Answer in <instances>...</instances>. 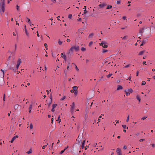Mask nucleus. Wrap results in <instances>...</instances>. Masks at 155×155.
Returning <instances> with one entry per match:
<instances>
[{
	"label": "nucleus",
	"mask_w": 155,
	"mask_h": 155,
	"mask_svg": "<svg viewBox=\"0 0 155 155\" xmlns=\"http://www.w3.org/2000/svg\"><path fill=\"white\" fill-rule=\"evenodd\" d=\"M74 50L76 52L80 50L79 47L78 46H74L71 47L68 52L67 53V55L68 56V57L69 59H70L71 55V54H70V53L71 52V53H72Z\"/></svg>",
	"instance_id": "f257e3e1"
},
{
	"label": "nucleus",
	"mask_w": 155,
	"mask_h": 155,
	"mask_svg": "<svg viewBox=\"0 0 155 155\" xmlns=\"http://www.w3.org/2000/svg\"><path fill=\"white\" fill-rule=\"evenodd\" d=\"M75 107V104L74 102L72 103V105L71 106V111L72 113H73Z\"/></svg>",
	"instance_id": "f03ea898"
},
{
	"label": "nucleus",
	"mask_w": 155,
	"mask_h": 155,
	"mask_svg": "<svg viewBox=\"0 0 155 155\" xmlns=\"http://www.w3.org/2000/svg\"><path fill=\"white\" fill-rule=\"evenodd\" d=\"M5 11V5H2L1 8L0 10V12H2L4 13Z\"/></svg>",
	"instance_id": "7ed1b4c3"
},
{
	"label": "nucleus",
	"mask_w": 155,
	"mask_h": 155,
	"mask_svg": "<svg viewBox=\"0 0 155 155\" xmlns=\"http://www.w3.org/2000/svg\"><path fill=\"white\" fill-rule=\"evenodd\" d=\"M4 83V79L2 78H0V85L2 86Z\"/></svg>",
	"instance_id": "20e7f679"
},
{
	"label": "nucleus",
	"mask_w": 155,
	"mask_h": 155,
	"mask_svg": "<svg viewBox=\"0 0 155 155\" xmlns=\"http://www.w3.org/2000/svg\"><path fill=\"white\" fill-rule=\"evenodd\" d=\"M18 135H16L14 136L12 139L10 141V142L13 143L14 141L16 139V138H18Z\"/></svg>",
	"instance_id": "39448f33"
},
{
	"label": "nucleus",
	"mask_w": 155,
	"mask_h": 155,
	"mask_svg": "<svg viewBox=\"0 0 155 155\" xmlns=\"http://www.w3.org/2000/svg\"><path fill=\"white\" fill-rule=\"evenodd\" d=\"M107 5V4L106 3H104L103 4H100L99 5L100 8H103L104 6H106Z\"/></svg>",
	"instance_id": "423d86ee"
},
{
	"label": "nucleus",
	"mask_w": 155,
	"mask_h": 155,
	"mask_svg": "<svg viewBox=\"0 0 155 155\" xmlns=\"http://www.w3.org/2000/svg\"><path fill=\"white\" fill-rule=\"evenodd\" d=\"M123 89V87H122V86H121V85H117V90H121V89Z\"/></svg>",
	"instance_id": "0eeeda50"
},
{
	"label": "nucleus",
	"mask_w": 155,
	"mask_h": 155,
	"mask_svg": "<svg viewBox=\"0 0 155 155\" xmlns=\"http://www.w3.org/2000/svg\"><path fill=\"white\" fill-rule=\"evenodd\" d=\"M78 87L77 86H74L73 87V90L74 91H78Z\"/></svg>",
	"instance_id": "6e6552de"
},
{
	"label": "nucleus",
	"mask_w": 155,
	"mask_h": 155,
	"mask_svg": "<svg viewBox=\"0 0 155 155\" xmlns=\"http://www.w3.org/2000/svg\"><path fill=\"white\" fill-rule=\"evenodd\" d=\"M32 104L29 105V108H28V109H29V113H31V110L32 109Z\"/></svg>",
	"instance_id": "1a4fd4ad"
},
{
	"label": "nucleus",
	"mask_w": 155,
	"mask_h": 155,
	"mask_svg": "<svg viewBox=\"0 0 155 155\" xmlns=\"http://www.w3.org/2000/svg\"><path fill=\"white\" fill-rule=\"evenodd\" d=\"M144 28H140V30H139V33H142L143 32V30H144Z\"/></svg>",
	"instance_id": "9d476101"
},
{
	"label": "nucleus",
	"mask_w": 155,
	"mask_h": 155,
	"mask_svg": "<svg viewBox=\"0 0 155 155\" xmlns=\"http://www.w3.org/2000/svg\"><path fill=\"white\" fill-rule=\"evenodd\" d=\"M106 43V42L105 41H102V42L100 43V45L102 46L103 47V45Z\"/></svg>",
	"instance_id": "9b49d317"
},
{
	"label": "nucleus",
	"mask_w": 155,
	"mask_h": 155,
	"mask_svg": "<svg viewBox=\"0 0 155 155\" xmlns=\"http://www.w3.org/2000/svg\"><path fill=\"white\" fill-rule=\"evenodd\" d=\"M145 51L144 50L140 51L138 54V55H140L143 54Z\"/></svg>",
	"instance_id": "f8f14e48"
},
{
	"label": "nucleus",
	"mask_w": 155,
	"mask_h": 155,
	"mask_svg": "<svg viewBox=\"0 0 155 155\" xmlns=\"http://www.w3.org/2000/svg\"><path fill=\"white\" fill-rule=\"evenodd\" d=\"M147 39H145L142 41V43L144 45L147 42Z\"/></svg>",
	"instance_id": "ddd939ff"
},
{
	"label": "nucleus",
	"mask_w": 155,
	"mask_h": 155,
	"mask_svg": "<svg viewBox=\"0 0 155 155\" xmlns=\"http://www.w3.org/2000/svg\"><path fill=\"white\" fill-rule=\"evenodd\" d=\"M52 102V100H50L49 102L48 103V108L49 107L51 104Z\"/></svg>",
	"instance_id": "4468645a"
},
{
	"label": "nucleus",
	"mask_w": 155,
	"mask_h": 155,
	"mask_svg": "<svg viewBox=\"0 0 155 155\" xmlns=\"http://www.w3.org/2000/svg\"><path fill=\"white\" fill-rule=\"evenodd\" d=\"M127 91L126 90H124V92H126V95L128 96L130 95V93L129 92H127Z\"/></svg>",
	"instance_id": "2eb2a0df"
},
{
	"label": "nucleus",
	"mask_w": 155,
	"mask_h": 155,
	"mask_svg": "<svg viewBox=\"0 0 155 155\" xmlns=\"http://www.w3.org/2000/svg\"><path fill=\"white\" fill-rule=\"evenodd\" d=\"M62 58H63L64 59L65 61H66V60H67L66 57V56L64 53V55L63 56Z\"/></svg>",
	"instance_id": "dca6fc26"
},
{
	"label": "nucleus",
	"mask_w": 155,
	"mask_h": 155,
	"mask_svg": "<svg viewBox=\"0 0 155 155\" xmlns=\"http://www.w3.org/2000/svg\"><path fill=\"white\" fill-rule=\"evenodd\" d=\"M21 62V59L20 58H19L17 61V64H20Z\"/></svg>",
	"instance_id": "f3484780"
},
{
	"label": "nucleus",
	"mask_w": 155,
	"mask_h": 155,
	"mask_svg": "<svg viewBox=\"0 0 155 155\" xmlns=\"http://www.w3.org/2000/svg\"><path fill=\"white\" fill-rule=\"evenodd\" d=\"M57 106V104H53L52 105V108L54 109Z\"/></svg>",
	"instance_id": "a211bd4d"
},
{
	"label": "nucleus",
	"mask_w": 155,
	"mask_h": 155,
	"mask_svg": "<svg viewBox=\"0 0 155 155\" xmlns=\"http://www.w3.org/2000/svg\"><path fill=\"white\" fill-rule=\"evenodd\" d=\"M26 18L28 20V21H27L28 23L30 25H31V22L30 19L27 17H26Z\"/></svg>",
	"instance_id": "6ab92c4d"
},
{
	"label": "nucleus",
	"mask_w": 155,
	"mask_h": 155,
	"mask_svg": "<svg viewBox=\"0 0 155 155\" xmlns=\"http://www.w3.org/2000/svg\"><path fill=\"white\" fill-rule=\"evenodd\" d=\"M94 35V34L93 33H91L89 35V38H92L93 37V36Z\"/></svg>",
	"instance_id": "aec40b11"
},
{
	"label": "nucleus",
	"mask_w": 155,
	"mask_h": 155,
	"mask_svg": "<svg viewBox=\"0 0 155 155\" xmlns=\"http://www.w3.org/2000/svg\"><path fill=\"white\" fill-rule=\"evenodd\" d=\"M121 151V149L119 148H117L116 150V152L118 153Z\"/></svg>",
	"instance_id": "412c9836"
},
{
	"label": "nucleus",
	"mask_w": 155,
	"mask_h": 155,
	"mask_svg": "<svg viewBox=\"0 0 155 155\" xmlns=\"http://www.w3.org/2000/svg\"><path fill=\"white\" fill-rule=\"evenodd\" d=\"M112 8V5H108L107 7L106 8L107 9H111Z\"/></svg>",
	"instance_id": "4be33fe9"
},
{
	"label": "nucleus",
	"mask_w": 155,
	"mask_h": 155,
	"mask_svg": "<svg viewBox=\"0 0 155 155\" xmlns=\"http://www.w3.org/2000/svg\"><path fill=\"white\" fill-rule=\"evenodd\" d=\"M137 99L138 100L139 102L140 101V98L138 95H137L136 97Z\"/></svg>",
	"instance_id": "5701e85b"
},
{
	"label": "nucleus",
	"mask_w": 155,
	"mask_h": 155,
	"mask_svg": "<svg viewBox=\"0 0 155 155\" xmlns=\"http://www.w3.org/2000/svg\"><path fill=\"white\" fill-rule=\"evenodd\" d=\"M32 150L31 149H30L29 151H28L27 152V153L28 154H29L30 153H32Z\"/></svg>",
	"instance_id": "b1692460"
},
{
	"label": "nucleus",
	"mask_w": 155,
	"mask_h": 155,
	"mask_svg": "<svg viewBox=\"0 0 155 155\" xmlns=\"http://www.w3.org/2000/svg\"><path fill=\"white\" fill-rule=\"evenodd\" d=\"M25 33H26V35L28 36V37H29V33L27 30V29H26L25 30Z\"/></svg>",
	"instance_id": "393cba45"
},
{
	"label": "nucleus",
	"mask_w": 155,
	"mask_h": 155,
	"mask_svg": "<svg viewBox=\"0 0 155 155\" xmlns=\"http://www.w3.org/2000/svg\"><path fill=\"white\" fill-rule=\"evenodd\" d=\"M18 104L15 105L14 106L15 109V110H16L18 109Z\"/></svg>",
	"instance_id": "a878e982"
},
{
	"label": "nucleus",
	"mask_w": 155,
	"mask_h": 155,
	"mask_svg": "<svg viewBox=\"0 0 155 155\" xmlns=\"http://www.w3.org/2000/svg\"><path fill=\"white\" fill-rule=\"evenodd\" d=\"M81 50L82 51H86V49L85 48H84V47H82L81 48Z\"/></svg>",
	"instance_id": "bb28decb"
},
{
	"label": "nucleus",
	"mask_w": 155,
	"mask_h": 155,
	"mask_svg": "<svg viewBox=\"0 0 155 155\" xmlns=\"http://www.w3.org/2000/svg\"><path fill=\"white\" fill-rule=\"evenodd\" d=\"M128 91L129 92H130V93H132V92L133 91V90L131 88H130L129 89H128Z\"/></svg>",
	"instance_id": "cd10ccee"
},
{
	"label": "nucleus",
	"mask_w": 155,
	"mask_h": 155,
	"mask_svg": "<svg viewBox=\"0 0 155 155\" xmlns=\"http://www.w3.org/2000/svg\"><path fill=\"white\" fill-rule=\"evenodd\" d=\"M122 126L125 129V128H126L127 129H128V127H126V125H122Z\"/></svg>",
	"instance_id": "c85d7f7f"
},
{
	"label": "nucleus",
	"mask_w": 155,
	"mask_h": 155,
	"mask_svg": "<svg viewBox=\"0 0 155 155\" xmlns=\"http://www.w3.org/2000/svg\"><path fill=\"white\" fill-rule=\"evenodd\" d=\"M146 82L145 81H143L142 82L141 85H144L146 84Z\"/></svg>",
	"instance_id": "c756f323"
},
{
	"label": "nucleus",
	"mask_w": 155,
	"mask_h": 155,
	"mask_svg": "<svg viewBox=\"0 0 155 155\" xmlns=\"http://www.w3.org/2000/svg\"><path fill=\"white\" fill-rule=\"evenodd\" d=\"M2 4V5H5V0H1Z\"/></svg>",
	"instance_id": "7c9ffc66"
},
{
	"label": "nucleus",
	"mask_w": 155,
	"mask_h": 155,
	"mask_svg": "<svg viewBox=\"0 0 155 155\" xmlns=\"http://www.w3.org/2000/svg\"><path fill=\"white\" fill-rule=\"evenodd\" d=\"M58 44L59 45H61L62 43V41H61L60 40V39H59L58 40Z\"/></svg>",
	"instance_id": "2f4dec72"
},
{
	"label": "nucleus",
	"mask_w": 155,
	"mask_h": 155,
	"mask_svg": "<svg viewBox=\"0 0 155 155\" xmlns=\"http://www.w3.org/2000/svg\"><path fill=\"white\" fill-rule=\"evenodd\" d=\"M16 9L18 11H19V7L20 6L19 5H17L16 6Z\"/></svg>",
	"instance_id": "473e14b6"
},
{
	"label": "nucleus",
	"mask_w": 155,
	"mask_h": 155,
	"mask_svg": "<svg viewBox=\"0 0 155 155\" xmlns=\"http://www.w3.org/2000/svg\"><path fill=\"white\" fill-rule=\"evenodd\" d=\"M30 129H32L33 128V125L31 123H30Z\"/></svg>",
	"instance_id": "72a5a7b5"
},
{
	"label": "nucleus",
	"mask_w": 155,
	"mask_h": 155,
	"mask_svg": "<svg viewBox=\"0 0 155 155\" xmlns=\"http://www.w3.org/2000/svg\"><path fill=\"white\" fill-rule=\"evenodd\" d=\"M103 53H105L108 51V50H107L104 49H103Z\"/></svg>",
	"instance_id": "f704fd0d"
},
{
	"label": "nucleus",
	"mask_w": 155,
	"mask_h": 155,
	"mask_svg": "<svg viewBox=\"0 0 155 155\" xmlns=\"http://www.w3.org/2000/svg\"><path fill=\"white\" fill-rule=\"evenodd\" d=\"M83 9H84V14H86V13H87V11H86V8H83Z\"/></svg>",
	"instance_id": "c9c22d12"
},
{
	"label": "nucleus",
	"mask_w": 155,
	"mask_h": 155,
	"mask_svg": "<svg viewBox=\"0 0 155 155\" xmlns=\"http://www.w3.org/2000/svg\"><path fill=\"white\" fill-rule=\"evenodd\" d=\"M102 47L104 48H107L108 47V45H104Z\"/></svg>",
	"instance_id": "e433bc0d"
},
{
	"label": "nucleus",
	"mask_w": 155,
	"mask_h": 155,
	"mask_svg": "<svg viewBox=\"0 0 155 155\" xmlns=\"http://www.w3.org/2000/svg\"><path fill=\"white\" fill-rule=\"evenodd\" d=\"M112 75V74L111 73V74H109L107 75V78H109L110 77V76Z\"/></svg>",
	"instance_id": "4c0bfd02"
},
{
	"label": "nucleus",
	"mask_w": 155,
	"mask_h": 155,
	"mask_svg": "<svg viewBox=\"0 0 155 155\" xmlns=\"http://www.w3.org/2000/svg\"><path fill=\"white\" fill-rule=\"evenodd\" d=\"M72 16V15L71 14H69L68 15V18L70 19H71Z\"/></svg>",
	"instance_id": "58836bf2"
},
{
	"label": "nucleus",
	"mask_w": 155,
	"mask_h": 155,
	"mask_svg": "<svg viewBox=\"0 0 155 155\" xmlns=\"http://www.w3.org/2000/svg\"><path fill=\"white\" fill-rule=\"evenodd\" d=\"M66 98V96H64L61 99V101H63V100H64Z\"/></svg>",
	"instance_id": "ea45409f"
},
{
	"label": "nucleus",
	"mask_w": 155,
	"mask_h": 155,
	"mask_svg": "<svg viewBox=\"0 0 155 155\" xmlns=\"http://www.w3.org/2000/svg\"><path fill=\"white\" fill-rule=\"evenodd\" d=\"M129 115H128L126 121L127 122H128L129 121Z\"/></svg>",
	"instance_id": "a19ab883"
},
{
	"label": "nucleus",
	"mask_w": 155,
	"mask_h": 155,
	"mask_svg": "<svg viewBox=\"0 0 155 155\" xmlns=\"http://www.w3.org/2000/svg\"><path fill=\"white\" fill-rule=\"evenodd\" d=\"M93 43V42L92 41H91L89 42V46H91Z\"/></svg>",
	"instance_id": "79ce46f5"
},
{
	"label": "nucleus",
	"mask_w": 155,
	"mask_h": 155,
	"mask_svg": "<svg viewBox=\"0 0 155 155\" xmlns=\"http://www.w3.org/2000/svg\"><path fill=\"white\" fill-rule=\"evenodd\" d=\"M128 37L127 36H125L122 39L123 40L126 39Z\"/></svg>",
	"instance_id": "37998d69"
},
{
	"label": "nucleus",
	"mask_w": 155,
	"mask_h": 155,
	"mask_svg": "<svg viewBox=\"0 0 155 155\" xmlns=\"http://www.w3.org/2000/svg\"><path fill=\"white\" fill-rule=\"evenodd\" d=\"M78 91H74V94L75 95V96L77 95L78 94Z\"/></svg>",
	"instance_id": "c03bdc74"
},
{
	"label": "nucleus",
	"mask_w": 155,
	"mask_h": 155,
	"mask_svg": "<svg viewBox=\"0 0 155 155\" xmlns=\"http://www.w3.org/2000/svg\"><path fill=\"white\" fill-rule=\"evenodd\" d=\"M147 117V116L144 117H143V118H141V120H144Z\"/></svg>",
	"instance_id": "a18cd8bd"
},
{
	"label": "nucleus",
	"mask_w": 155,
	"mask_h": 155,
	"mask_svg": "<svg viewBox=\"0 0 155 155\" xmlns=\"http://www.w3.org/2000/svg\"><path fill=\"white\" fill-rule=\"evenodd\" d=\"M48 143H47V145H44V146H43L42 147V148L43 149H45V148L47 147V145H48Z\"/></svg>",
	"instance_id": "49530a36"
},
{
	"label": "nucleus",
	"mask_w": 155,
	"mask_h": 155,
	"mask_svg": "<svg viewBox=\"0 0 155 155\" xmlns=\"http://www.w3.org/2000/svg\"><path fill=\"white\" fill-rule=\"evenodd\" d=\"M121 2V1L120 0L117 1V4H120Z\"/></svg>",
	"instance_id": "de8ad7c7"
},
{
	"label": "nucleus",
	"mask_w": 155,
	"mask_h": 155,
	"mask_svg": "<svg viewBox=\"0 0 155 155\" xmlns=\"http://www.w3.org/2000/svg\"><path fill=\"white\" fill-rule=\"evenodd\" d=\"M60 118V115H59L58 117V119L57 120V121L59 120V122H61V119H59Z\"/></svg>",
	"instance_id": "09e8293b"
},
{
	"label": "nucleus",
	"mask_w": 155,
	"mask_h": 155,
	"mask_svg": "<svg viewBox=\"0 0 155 155\" xmlns=\"http://www.w3.org/2000/svg\"><path fill=\"white\" fill-rule=\"evenodd\" d=\"M65 151L64 150H61L60 153V154H62V153H63L64 152V151Z\"/></svg>",
	"instance_id": "8fccbe9b"
},
{
	"label": "nucleus",
	"mask_w": 155,
	"mask_h": 155,
	"mask_svg": "<svg viewBox=\"0 0 155 155\" xmlns=\"http://www.w3.org/2000/svg\"><path fill=\"white\" fill-rule=\"evenodd\" d=\"M84 147H85V150L87 149V148H88L89 147V146H85Z\"/></svg>",
	"instance_id": "3c124183"
},
{
	"label": "nucleus",
	"mask_w": 155,
	"mask_h": 155,
	"mask_svg": "<svg viewBox=\"0 0 155 155\" xmlns=\"http://www.w3.org/2000/svg\"><path fill=\"white\" fill-rule=\"evenodd\" d=\"M130 66V64H128L124 67V68H127L129 67Z\"/></svg>",
	"instance_id": "603ef678"
},
{
	"label": "nucleus",
	"mask_w": 155,
	"mask_h": 155,
	"mask_svg": "<svg viewBox=\"0 0 155 155\" xmlns=\"http://www.w3.org/2000/svg\"><path fill=\"white\" fill-rule=\"evenodd\" d=\"M75 68L76 69V70L77 71H79V69L77 67V66L76 65H75Z\"/></svg>",
	"instance_id": "864d4df0"
},
{
	"label": "nucleus",
	"mask_w": 155,
	"mask_h": 155,
	"mask_svg": "<svg viewBox=\"0 0 155 155\" xmlns=\"http://www.w3.org/2000/svg\"><path fill=\"white\" fill-rule=\"evenodd\" d=\"M50 100H52V95L51 94L50 95Z\"/></svg>",
	"instance_id": "5fc2aeb1"
},
{
	"label": "nucleus",
	"mask_w": 155,
	"mask_h": 155,
	"mask_svg": "<svg viewBox=\"0 0 155 155\" xmlns=\"http://www.w3.org/2000/svg\"><path fill=\"white\" fill-rule=\"evenodd\" d=\"M145 140V139H140V140H139V141L140 142H143V141H144Z\"/></svg>",
	"instance_id": "6e6d98bb"
},
{
	"label": "nucleus",
	"mask_w": 155,
	"mask_h": 155,
	"mask_svg": "<svg viewBox=\"0 0 155 155\" xmlns=\"http://www.w3.org/2000/svg\"><path fill=\"white\" fill-rule=\"evenodd\" d=\"M117 155H122L121 151L119 153H117Z\"/></svg>",
	"instance_id": "4d7b16f0"
},
{
	"label": "nucleus",
	"mask_w": 155,
	"mask_h": 155,
	"mask_svg": "<svg viewBox=\"0 0 155 155\" xmlns=\"http://www.w3.org/2000/svg\"><path fill=\"white\" fill-rule=\"evenodd\" d=\"M44 46L45 47V48H47L48 47V45L46 43H45L44 44Z\"/></svg>",
	"instance_id": "13d9d810"
},
{
	"label": "nucleus",
	"mask_w": 155,
	"mask_h": 155,
	"mask_svg": "<svg viewBox=\"0 0 155 155\" xmlns=\"http://www.w3.org/2000/svg\"><path fill=\"white\" fill-rule=\"evenodd\" d=\"M67 41L68 42H69L71 41V40L69 39H67Z\"/></svg>",
	"instance_id": "bf43d9fd"
},
{
	"label": "nucleus",
	"mask_w": 155,
	"mask_h": 155,
	"mask_svg": "<svg viewBox=\"0 0 155 155\" xmlns=\"http://www.w3.org/2000/svg\"><path fill=\"white\" fill-rule=\"evenodd\" d=\"M126 18V16H123L122 17V19L124 20H125Z\"/></svg>",
	"instance_id": "052dcab7"
},
{
	"label": "nucleus",
	"mask_w": 155,
	"mask_h": 155,
	"mask_svg": "<svg viewBox=\"0 0 155 155\" xmlns=\"http://www.w3.org/2000/svg\"><path fill=\"white\" fill-rule=\"evenodd\" d=\"M1 71L3 72V76H4V70L3 69H1Z\"/></svg>",
	"instance_id": "680f3d73"
},
{
	"label": "nucleus",
	"mask_w": 155,
	"mask_h": 155,
	"mask_svg": "<svg viewBox=\"0 0 155 155\" xmlns=\"http://www.w3.org/2000/svg\"><path fill=\"white\" fill-rule=\"evenodd\" d=\"M127 148V146L125 145H124L123 147V149H126Z\"/></svg>",
	"instance_id": "e2e57ef3"
},
{
	"label": "nucleus",
	"mask_w": 155,
	"mask_h": 155,
	"mask_svg": "<svg viewBox=\"0 0 155 155\" xmlns=\"http://www.w3.org/2000/svg\"><path fill=\"white\" fill-rule=\"evenodd\" d=\"M84 145H83V144H82V145H81V149H83L84 148Z\"/></svg>",
	"instance_id": "0e129e2a"
},
{
	"label": "nucleus",
	"mask_w": 155,
	"mask_h": 155,
	"mask_svg": "<svg viewBox=\"0 0 155 155\" xmlns=\"http://www.w3.org/2000/svg\"><path fill=\"white\" fill-rule=\"evenodd\" d=\"M51 1L54 3H55L56 2V0H51Z\"/></svg>",
	"instance_id": "69168bd1"
},
{
	"label": "nucleus",
	"mask_w": 155,
	"mask_h": 155,
	"mask_svg": "<svg viewBox=\"0 0 155 155\" xmlns=\"http://www.w3.org/2000/svg\"><path fill=\"white\" fill-rule=\"evenodd\" d=\"M152 146L153 147H155V144L153 143L152 144H151Z\"/></svg>",
	"instance_id": "338daca9"
},
{
	"label": "nucleus",
	"mask_w": 155,
	"mask_h": 155,
	"mask_svg": "<svg viewBox=\"0 0 155 155\" xmlns=\"http://www.w3.org/2000/svg\"><path fill=\"white\" fill-rule=\"evenodd\" d=\"M78 21H81V18H78Z\"/></svg>",
	"instance_id": "774afa93"
}]
</instances>
